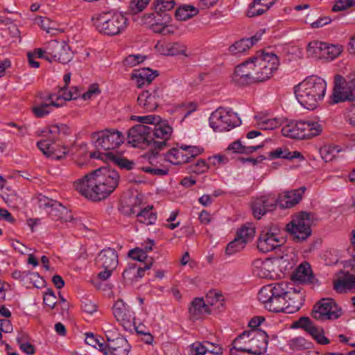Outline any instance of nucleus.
<instances>
[{
  "mask_svg": "<svg viewBox=\"0 0 355 355\" xmlns=\"http://www.w3.org/2000/svg\"><path fill=\"white\" fill-rule=\"evenodd\" d=\"M294 329H303L308 332L318 343L327 345L329 340L325 336L324 329L322 327L315 326L313 322L306 317H302L293 323Z\"/></svg>",
  "mask_w": 355,
  "mask_h": 355,
  "instance_id": "nucleus-21",
  "label": "nucleus"
},
{
  "mask_svg": "<svg viewBox=\"0 0 355 355\" xmlns=\"http://www.w3.org/2000/svg\"><path fill=\"white\" fill-rule=\"evenodd\" d=\"M203 148L196 146L182 145L178 148L170 150L164 155V159L172 164H181L190 161L196 156L200 155Z\"/></svg>",
  "mask_w": 355,
  "mask_h": 355,
  "instance_id": "nucleus-16",
  "label": "nucleus"
},
{
  "mask_svg": "<svg viewBox=\"0 0 355 355\" xmlns=\"http://www.w3.org/2000/svg\"><path fill=\"white\" fill-rule=\"evenodd\" d=\"M289 150L287 148L279 147L268 153L270 159H288Z\"/></svg>",
  "mask_w": 355,
  "mask_h": 355,
  "instance_id": "nucleus-59",
  "label": "nucleus"
},
{
  "mask_svg": "<svg viewBox=\"0 0 355 355\" xmlns=\"http://www.w3.org/2000/svg\"><path fill=\"white\" fill-rule=\"evenodd\" d=\"M139 223L145 225H152L156 221L157 217L151 208H145L137 214Z\"/></svg>",
  "mask_w": 355,
  "mask_h": 355,
  "instance_id": "nucleus-51",
  "label": "nucleus"
},
{
  "mask_svg": "<svg viewBox=\"0 0 355 355\" xmlns=\"http://www.w3.org/2000/svg\"><path fill=\"white\" fill-rule=\"evenodd\" d=\"M252 59L261 63L262 64L270 67L273 71H277L279 65V60L277 55L272 53H258L252 58Z\"/></svg>",
  "mask_w": 355,
  "mask_h": 355,
  "instance_id": "nucleus-39",
  "label": "nucleus"
},
{
  "mask_svg": "<svg viewBox=\"0 0 355 355\" xmlns=\"http://www.w3.org/2000/svg\"><path fill=\"white\" fill-rule=\"evenodd\" d=\"M355 99V78H344L340 75H336L334 79V88L331 101L338 103L345 101Z\"/></svg>",
  "mask_w": 355,
  "mask_h": 355,
  "instance_id": "nucleus-12",
  "label": "nucleus"
},
{
  "mask_svg": "<svg viewBox=\"0 0 355 355\" xmlns=\"http://www.w3.org/2000/svg\"><path fill=\"white\" fill-rule=\"evenodd\" d=\"M155 9L157 11H166L173 8L174 0H156Z\"/></svg>",
  "mask_w": 355,
  "mask_h": 355,
  "instance_id": "nucleus-64",
  "label": "nucleus"
},
{
  "mask_svg": "<svg viewBox=\"0 0 355 355\" xmlns=\"http://www.w3.org/2000/svg\"><path fill=\"white\" fill-rule=\"evenodd\" d=\"M128 256L133 260L142 262L147 258V253L142 248L138 247L130 250Z\"/></svg>",
  "mask_w": 355,
  "mask_h": 355,
  "instance_id": "nucleus-60",
  "label": "nucleus"
},
{
  "mask_svg": "<svg viewBox=\"0 0 355 355\" xmlns=\"http://www.w3.org/2000/svg\"><path fill=\"white\" fill-rule=\"evenodd\" d=\"M0 197L10 207H17L21 201V198L16 191L9 187V190L0 191Z\"/></svg>",
  "mask_w": 355,
  "mask_h": 355,
  "instance_id": "nucleus-47",
  "label": "nucleus"
},
{
  "mask_svg": "<svg viewBox=\"0 0 355 355\" xmlns=\"http://www.w3.org/2000/svg\"><path fill=\"white\" fill-rule=\"evenodd\" d=\"M313 317L319 320H333L342 315L341 308L331 298H323L313 306Z\"/></svg>",
  "mask_w": 355,
  "mask_h": 355,
  "instance_id": "nucleus-14",
  "label": "nucleus"
},
{
  "mask_svg": "<svg viewBox=\"0 0 355 355\" xmlns=\"http://www.w3.org/2000/svg\"><path fill=\"white\" fill-rule=\"evenodd\" d=\"M325 42L313 40L306 46V55L312 60L324 59Z\"/></svg>",
  "mask_w": 355,
  "mask_h": 355,
  "instance_id": "nucleus-37",
  "label": "nucleus"
},
{
  "mask_svg": "<svg viewBox=\"0 0 355 355\" xmlns=\"http://www.w3.org/2000/svg\"><path fill=\"white\" fill-rule=\"evenodd\" d=\"M113 314L125 330H131L136 326L135 313L123 300H117L113 306Z\"/></svg>",
  "mask_w": 355,
  "mask_h": 355,
  "instance_id": "nucleus-17",
  "label": "nucleus"
},
{
  "mask_svg": "<svg viewBox=\"0 0 355 355\" xmlns=\"http://www.w3.org/2000/svg\"><path fill=\"white\" fill-rule=\"evenodd\" d=\"M57 97L56 98L58 102H62V105L64 101H70L72 99H76L79 97L80 93L79 90L77 87H72L71 89H68L67 87H63L62 89L59 91L58 93H55Z\"/></svg>",
  "mask_w": 355,
  "mask_h": 355,
  "instance_id": "nucleus-45",
  "label": "nucleus"
},
{
  "mask_svg": "<svg viewBox=\"0 0 355 355\" xmlns=\"http://www.w3.org/2000/svg\"><path fill=\"white\" fill-rule=\"evenodd\" d=\"M286 282L268 284L259 291V300L272 312L293 313L302 305V295Z\"/></svg>",
  "mask_w": 355,
  "mask_h": 355,
  "instance_id": "nucleus-1",
  "label": "nucleus"
},
{
  "mask_svg": "<svg viewBox=\"0 0 355 355\" xmlns=\"http://www.w3.org/2000/svg\"><path fill=\"white\" fill-rule=\"evenodd\" d=\"M150 268V264L146 265L144 268H141L134 263H130L128 267L123 271V277L127 282H137L144 275L145 271Z\"/></svg>",
  "mask_w": 355,
  "mask_h": 355,
  "instance_id": "nucleus-36",
  "label": "nucleus"
},
{
  "mask_svg": "<svg viewBox=\"0 0 355 355\" xmlns=\"http://www.w3.org/2000/svg\"><path fill=\"white\" fill-rule=\"evenodd\" d=\"M158 76L157 71H153L149 68H142L135 70L132 73V78L138 87H142L149 84Z\"/></svg>",
  "mask_w": 355,
  "mask_h": 355,
  "instance_id": "nucleus-31",
  "label": "nucleus"
},
{
  "mask_svg": "<svg viewBox=\"0 0 355 355\" xmlns=\"http://www.w3.org/2000/svg\"><path fill=\"white\" fill-rule=\"evenodd\" d=\"M302 139H311L320 135L323 130L322 124L314 120L302 121Z\"/></svg>",
  "mask_w": 355,
  "mask_h": 355,
  "instance_id": "nucleus-34",
  "label": "nucleus"
},
{
  "mask_svg": "<svg viewBox=\"0 0 355 355\" xmlns=\"http://www.w3.org/2000/svg\"><path fill=\"white\" fill-rule=\"evenodd\" d=\"M355 6V0H335L332 11L337 12L346 10Z\"/></svg>",
  "mask_w": 355,
  "mask_h": 355,
  "instance_id": "nucleus-56",
  "label": "nucleus"
},
{
  "mask_svg": "<svg viewBox=\"0 0 355 355\" xmlns=\"http://www.w3.org/2000/svg\"><path fill=\"white\" fill-rule=\"evenodd\" d=\"M69 128L64 124L51 125L44 128L41 130V135L49 137L51 139H42L37 143L39 149L47 157L53 159H60L66 155L67 153L65 146H60L57 144L52 141L58 135H67L69 133Z\"/></svg>",
  "mask_w": 355,
  "mask_h": 355,
  "instance_id": "nucleus-5",
  "label": "nucleus"
},
{
  "mask_svg": "<svg viewBox=\"0 0 355 355\" xmlns=\"http://www.w3.org/2000/svg\"><path fill=\"white\" fill-rule=\"evenodd\" d=\"M326 92V80L315 75L306 77L294 89L298 103L309 110H313L318 106L324 99Z\"/></svg>",
  "mask_w": 355,
  "mask_h": 355,
  "instance_id": "nucleus-3",
  "label": "nucleus"
},
{
  "mask_svg": "<svg viewBox=\"0 0 355 355\" xmlns=\"http://www.w3.org/2000/svg\"><path fill=\"white\" fill-rule=\"evenodd\" d=\"M58 98L55 93H53L37 100L31 108L33 113L38 118L46 116L54 108L62 106V102L56 99Z\"/></svg>",
  "mask_w": 355,
  "mask_h": 355,
  "instance_id": "nucleus-18",
  "label": "nucleus"
},
{
  "mask_svg": "<svg viewBox=\"0 0 355 355\" xmlns=\"http://www.w3.org/2000/svg\"><path fill=\"white\" fill-rule=\"evenodd\" d=\"M343 51V46L341 44H330L325 43L324 52V59L333 60L338 57Z\"/></svg>",
  "mask_w": 355,
  "mask_h": 355,
  "instance_id": "nucleus-49",
  "label": "nucleus"
},
{
  "mask_svg": "<svg viewBox=\"0 0 355 355\" xmlns=\"http://www.w3.org/2000/svg\"><path fill=\"white\" fill-rule=\"evenodd\" d=\"M126 345V340L122 338H117L114 340L108 339V343L104 345L103 354L112 355V351L114 352L118 346Z\"/></svg>",
  "mask_w": 355,
  "mask_h": 355,
  "instance_id": "nucleus-53",
  "label": "nucleus"
},
{
  "mask_svg": "<svg viewBox=\"0 0 355 355\" xmlns=\"http://www.w3.org/2000/svg\"><path fill=\"white\" fill-rule=\"evenodd\" d=\"M259 148V146H245L240 141H236L231 143L227 147V150L234 153L249 154L256 151Z\"/></svg>",
  "mask_w": 355,
  "mask_h": 355,
  "instance_id": "nucleus-50",
  "label": "nucleus"
},
{
  "mask_svg": "<svg viewBox=\"0 0 355 355\" xmlns=\"http://www.w3.org/2000/svg\"><path fill=\"white\" fill-rule=\"evenodd\" d=\"M276 0H254L248 6L246 15L249 17L262 15L267 11Z\"/></svg>",
  "mask_w": 355,
  "mask_h": 355,
  "instance_id": "nucleus-33",
  "label": "nucleus"
},
{
  "mask_svg": "<svg viewBox=\"0 0 355 355\" xmlns=\"http://www.w3.org/2000/svg\"><path fill=\"white\" fill-rule=\"evenodd\" d=\"M268 336L261 329H252L244 331L234 341L235 349L249 354L259 355L266 352L268 347Z\"/></svg>",
  "mask_w": 355,
  "mask_h": 355,
  "instance_id": "nucleus-6",
  "label": "nucleus"
},
{
  "mask_svg": "<svg viewBox=\"0 0 355 355\" xmlns=\"http://www.w3.org/2000/svg\"><path fill=\"white\" fill-rule=\"evenodd\" d=\"M130 119L136 121L144 124L154 125V129L152 130V135L155 139H161V141H155L156 144H153L155 148H159L165 144L172 134L173 129L166 120H162L159 116L157 115H146V116H131Z\"/></svg>",
  "mask_w": 355,
  "mask_h": 355,
  "instance_id": "nucleus-10",
  "label": "nucleus"
},
{
  "mask_svg": "<svg viewBox=\"0 0 355 355\" xmlns=\"http://www.w3.org/2000/svg\"><path fill=\"white\" fill-rule=\"evenodd\" d=\"M128 142L133 147L145 148L155 144L152 135L151 128L144 123L137 125L130 128L128 132Z\"/></svg>",
  "mask_w": 355,
  "mask_h": 355,
  "instance_id": "nucleus-15",
  "label": "nucleus"
},
{
  "mask_svg": "<svg viewBox=\"0 0 355 355\" xmlns=\"http://www.w3.org/2000/svg\"><path fill=\"white\" fill-rule=\"evenodd\" d=\"M313 223V215L309 212L302 211L292 216L286 229L295 241L301 242L311 235Z\"/></svg>",
  "mask_w": 355,
  "mask_h": 355,
  "instance_id": "nucleus-8",
  "label": "nucleus"
},
{
  "mask_svg": "<svg viewBox=\"0 0 355 355\" xmlns=\"http://www.w3.org/2000/svg\"><path fill=\"white\" fill-rule=\"evenodd\" d=\"M337 257L336 263H340L343 268L355 273V256L351 255L348 250L335 252Z\"/></svg>",
  "mask_w": 355,
  "mask_h": 355,
  "instance_id": "nucleus-40",
  "label": "nucleus"
},
{
  "mask_svg": "<svg viewBox=\"0 0 355 355\" xmlns=\"http://www.w3.org/2000/svg\"><path fill=\"white\" fill-rule=\"evenodd\" d=\"M343 151V148L340 146L329 145L322 147L320 150V153L322 159L326 162H331L334 160L338 154Z\"/></svg>",
  "mask_w": 355,
  "mask_h": 355,
  "instance_id": "nucleus-42",
  "label": "nucleus"
},
{
  "mask_svg": "<svg viewBox=\"0 0 355 355\" xmlns=\"http://www.w3.org/2000/svg\"><path fill=\"white\" fill-rule=\"evenodd\" d=\"M207 352L206 341L196 342L189 347V355H205Z\"/></svg>",
  "mask_w": 355,
  "mask_h": 355,
  "instance_id": "nucleus-57",
  "label": "nucleus"
},
{
  "mask_svg": "<svg viewBox=\"0 0 355 355\" xmlns=\"http://www.w3.org/2000/svg\"><path fill=\"white\" fill-rule=\"evenodd\" d=\"M255 236V229L251 225H244L238 230L236 232V238L246 244L253 240Z\"/></svg>",
  "mask_w": 355,
  "mask_h": 355,
  "instance_id": "nucleus-46",
  "label": "nucleus"
},
{
  "mask_svg": "<svg viewBox=\"0 0 355 355\" xmlns=\"http://www.w3.org/2000/svg\"><path fill=\"white\" fill-rule=\"evenodd\" d=\"M46 54L52 60L67 63L71 59L70 48L64 41L51 40L46 44Z\"/></svg>",
  "mask_w": 355,
  "mask_h": 355,
  "instance_id": "nucleus-19",
  "label": "nucleus"
},
{
  "mask_svg": "<svg viewBox=\"0 0 355 355\" xmlns=\"http://www.w3.org/2000/svg\"><path fill=\"white\" fill-rule=\"evenodd\" d=\"M282 128L284 137L302 139V121H286Z\"/></svg>",
  "mask_w": 355,
  "mask_h": 355,
  "instance_id": "nucleus-32",
  "label": "nucleus"
},
{
  "mask_svg": "<svg viewBox=\"0 0 355 355\" xmlns=\"http://www.w3.org/2000/svg\"><path fill=\"white\" fill-rule=\"evenodd\" d=\"M253 59H250L235 68L232 80L238 85H245L257 83L254 77Z\"/></svg>",
  "mask_w": 355,
  "mask_h": 355,
  "instance_id": "nucleus-20",
  "label": "nucleus"
},
{
  "mask_svg": "<svg viewBox=\"0 0 355 355\" xmlns=\"http://www.w3.org/2000/svg\"><path fill=\"white\" fill-rule=\"evenodd\" d=\"M44 304L51 309H53L57 303V298L51 289H46L43 295Z\"/></svg>",
  "mask_w": 355,
  "mask_h": 355,
  "instance_id": "nucleus-61",
  "label": "nucleus"
},
{
  "mask_svg": "<svg viewBox=\"0 0 355 355\" xmlns=\"http://www.w3.org/2000/svg\"><path fill=\"white\" fill-rule=\"evenodd\" d=\"M256 125L262 130H270L275 129L283 124V120L279 117H274L267 113H259L254 116Z\"/></svg>",
  "mask_w": 355,
  "mask_h": 355,
  "instance_id": "nucleus-28",
  "label": "nucleus"
},
{
  "mask_svg": "<svg viewBox=\"0 0 355 355\" xmlns=\"http://www.w3.org/2000/svg\"><path fill=\"white\" fill-rule=\"evenodd\" d=\"M124 140L123 135L115 130H105L95 132L92 136V141L98 150H109L119 146Z\"/></svg>",
  "mask_w": 355,
  "mask_h": 355,
  "instance_id": "nucleus-11",
  "label": "nucleus"
},
{
  "mask_svg": "<svg viewBox=\"0 0 355 355\" xmlns=\"http://www.w3.org/2000/svg\"><path fill=\"white\" fill-rule=\"evenodd\" d=\"M285 243L284 236L275 227L263 229L257 239V248L263 253L270 252Z\"/></svg>",
  "mask_w": 355,
  "mask_h": 355,
  "instance_id": "nucleus-13",
  "label": "nucleus"
},
{
  "mask_svg": "<svg viewBox=\"0 0 355 355\" xmlns=\"http://www.w3.org/2000/svg\"><path fill=\"white\" fill-rule=\"evenodd\" d=\"M118 173L109 167H101L73 182L76 190L86 198L99 201L107 198L117 187Z\"/></svg>",
  "mask_w": 355,
  "mask_h": 355,
  "instance_id": "nucleus-2",
  "label": "nucleus"
},
{
  "mask_svg": "<svg viewBox=\"0 0 355 355\" xmlns=\"http://www.w3.org/2000/svg\"><path fill=\"white\" fill-rule=\"evenodd\" d=\"M311 275L312 272L310 265L307 263H304L300 264L296 269L293 275V279L300 282H306L311 279Z\"/></svg>",
  "mask_w": 355,
  "mask_h": 355,
  "instance_id": "nucleus-43",
  "label": "nucleus"
},
{
  "mask_svg": "<svg viewBox=\"0 0 355 355\" xmlns=\"http://www.w3.org/2000/svg\"><path fill=\"white\" fill-rule=\"evenodd\" d=\"M198 9L191 5H183L175 11V17L180 21L187 20L198 14Z\"/></svg>",
  "mask_w": 355,
  "mask_h": 355,
  "instance_id": "nucleus-44",
  "label": "nucleus"
},
{
  "mask_svg": "<svg viewBox=\"0 0 355 355\" xmlns=\"http://www.w3.org/2000/svg\"><path fill=\"white\" fill-rule=\"evenodd\" d=\"M152 30L155 33L163 35L173 34L176 31V27L171 24V19L168 15H164L163 21H156L152 25Z\"/></svg>",
  "mask_w": 355,
  "mask_h": 355,
  "instance_id": "nucleus-38",
  "label": "nucleus"
},
{
  "mask_svg": "<svg viewBox=\"0 0 355 355\" xmlns=\"http://www.w3.org/2000/svg\"><path fill=\"white\" fill-rule=\"evenodd\" d=\"M275 207V198L272 194L257 198L252 205L254 216L257 218H260L267 211L272 210Z\"/></svg>",
  "mask_w": 355,
  "mask_h": 355,
  "instance_id": "nucleus-25",
  "label": "nucleus"
},
{
  "mask_svg": "<svg viewBox=\"0 0 355 355\" xmlns=\"http://www.w3.org/2000/svg\"><path fill=\"white\" fill-rule=\"evenodd\" d=\"M90 156L95 159H102L105 162H112L114 164H117L121 168L130 169L133 166V163L130 162L125 158L121 157L116 156L112 152H105V153H92Z\"/></svg>",
  "mask_w": 355,
  "mask_h": 355,
  "instance_id": "nucleus-30",
  "label": "nucleus"
},
{
  "mask_svg": "<svg viewBox=\"0 0 355 355\" xmlns=\"http://www.w3.org/2000/svg\"><path fill=\"white\" fill-rule=\"evenodd\" d=\"M155 49L157 53L166 56H189L190 55L186 44L180 42L159 41L156 44Z\"/></svg>",
  "mask_w": 355,
  "mask_h": 355,
  "instance_id": "nucleus-24",
  "label": "nucleus"
},
{
  "mask_svg": "<svg viewBox=\"0 0 355 355\" xmlns=\"http://www.w3.org/2000/svg\"><path fill=\"white\" fill-rule=\"evenodd\" d=\"M85 342L87 345L98 349L99 351L103 352L105 343L101 342V340L94 336L93 334H87L85 337Z\"/></svg>",
  "mask_w": 355,
  "mask_h": 355,
  "instance_id": "nucleus-58",
  "label": "nucleus"
},
{
  "mask_svg": "<svg viewBox=\"0 0 355 355\" xmlns=\"http://www.w3.org/2000/svg\"><path fill=\"white\" fill-rule=\"evenodd\" d=\"M207 306L211 309L214 307L215 309H218L223 306V300L220 294L215 291H210L206 295L204 299Z\"/></svg>",
  "mask_w": 355,
  "mask_h": 355,
  "instance_id": "nucleus-48",
  "label": "nucleus"
},
{
  "mask_svg": "<svg viewBox=\"0 0 355 355\" xmlns=\"http://www.w3.org/2000/svg\"><path fill=\"white\" fill-rule=\"evenodd\" d=\"M291 259V256L288 254L264 259H257L252 262V271L260 278H282L285 272L292 268Z\"/></svg>",
  "mask_w": 355,
  "mask_h": 355,
  "instance_id": "nucleus-4",
  "label": "nucleus"
},
{
  "mask_svg": "<svg viewBox=\"0 0 355 355\" xmlns=\"http://www.w3.org/2000/svg\"><path fill=\"white\" fill-rule=\"evenodd\" d=\"M306 190L305 187H301L298 189L285 191L275 198V205H279L282 209L292 208L300 202Z\"/></svg>",
  "mask_w": 355,
  "mask_h": 355,
  "instance_id": "nucleus-22",
  "label": "nucleus"
},
{
  "mask_svg": "<svg viewBox=\"0 0 355 355\" xmlns=\"http://www.w3.org/2000/svg\"><path fill=\"white\" fill-rule=\"evenodd\" d=\"M150 0H132L130 9L134 14L141 12L148 4Z\"/></svg>",
  "mask_w": 355,
  "mask_h": 355,
  "instance_id": "nucleus-62",
  "label": "nucleus"
},
{
  "mask_svg": "<svg viewBox=\"0 0 355 355\" xmlns=\"http://www.w3.org/2000/svg\"><path fill=\"white\" fill-rule=\"evenodd\" d=\"M288 345L293 350H301L309 348L310 343L302 337H297L291 339Z\"/></svg>",
  "mask_w": 355,
  "mask_h": 355,
  "instance_id": "nucleus-54",
  "label": "nucleus"
},
{
  "mask_svg": "<svg viewBox=\"0 0 355 355\" xmlns=\"http://www.w3.org/2000/svg\"><path fill=\"white\" fill-rule=\"evenodd\" d=\"M334 288L339 293H347L355 289V275L349 272L340 271L336 274L334 281Z\"/></svg>",
  "mask_w": 355,
  "mask_h": 355,
  "instance_id": "nucleus-26",
  "label": "nucleus"
},
{
  "mask_svg": "<svg viewBox=\"0 0 355 355\" xmlns=\"http://www.w3.org/2000/svg\"><path fill=\"white\" fill-rule=\"evenodd\" d=\"M146 57L141 54L129 55L125 59V64L128 67H135L144 62Z\"/></svg>",
  "mask_w": 355,
  "mask_h": 355,
  "instance_id": "nucleus-63",
  "label": "nucleus"
},
{
  "mask_svg": "<svg viewBox=\"0 0 355 355\" xmlns=\"http://www.w3.org/2000/svg\"><path fill=\"white\" fill-rule=\"evenodd\" d=\"M239 115L229 107H219L209 116V124L214 132H227L240 125Z\"/></svg>",
  "mask_w": 355,
  "mask_h": 355,
  "instance_id": "nucleus-9",
  "label": "nucleus"
},
{
  "mask_svg": "<svg viewBox=\"0 0 355 355\" xmlns=\"http://www.w3.org/2000/svg\"><path fill=\"white\" fill-rule=\"evenodd\" d=\"M93 24L101 33L116 35L124 31L128 25L127 17L122 12H107L96 15L92 17Z\"/></svg>",
  "mask_w": 355,
  "mask_h": 355,
  "instance_id": "nucleus-7",
  "label": "nucleus"
},
{
  "mask_svg": "<svg viewBox=\"0 0 355 355\" xmlns=\"http://www.w3.org/2000/svg\"><path fill=\"white\" fill-rule=\"evenodd\" d=\"M161 96V92L159 89L144 91L138 96L137 102L147 111H153L157 107Z\"/></svg>",
  "mask_w": 355,
  "mask_h": 355,
  "instance_id": "nucleus-27",
  "label": "nucleus"
},
{
  "mask_svg": "<svg viewBox=\"0 0 355 355\" xmlns=\"http://www.w3.org/2000/svg\"><path fill=\"white\" fill-rule=\"evenodd\" d=\"M254 67V77L257 83L263 82L269 80L274 74L275 71H273L270 67H267L261 63L253 59Z\"/></svg>",
  "mask_w": 355,
  "mask_h": 355,
  "instance_id": "nucleus-41",
  "label": "nucleus"
},
{
  "mask_svg": "<svg viewBox=\"0 0 355 355\" xmlns=\"http://www.w3.org/2000/svg\"><path fill=\"white\" fill-rule=\"evenodd\" d=\"M207 305L204 298H195L189 308L191 316L193 319H198L202 315L209 313L211 310Z\"/></svg>",
  "mask_w": 355,
  "mask_h": 355,
  "instance_id": "nucleus-35",
  "label": "nucleus"
},
{
  "mask_svg": "<svg viewBox=\"0 0 355 355\" xmlns=\"http://www.w3.org/2000/svg\"><path fill=\"white\" fill-rule=\"evenodd\" d=\"M97 262L103 268L115 269L118 265V255L112 248L103 249L97 257Z\"/></svg>",
  "mask_w": 355,
  "mask_h": 355,
  "instance_id": "nucleus-29",
  "label": "nucleus"
},
{
  "mask_svg": "<svg viewBox=\"0 0 355 355\" xmlns=\"http://www.w3.org/2000/svg\"><path fill=\"white\" fill-rule=\"evenodd\" d=\"M251 47V43L249 39H242L236 42L229 47V51L233 55H239L244 53Z\"/></svg>",
  "mask_w": 355,
  "mask_h": 355,
  "instance_id": "nucleus-52",
  "label": "nucleus"
},
{
  "mask_svg": "<svg viewBox=\"0 0 355 355\" xmlns=\"http://www.w3.org/2000/svg\"><path fill=\"white\" fill-rule=\"evenodd\" d=\"M39 206L43 208H51L49 213L52 216L58 217V219L64 222L71 221L73 218L71 214L66 207L46 196L40 197Z\"/></svg>",
  "mask_w": 355,
  "mask_h": 355,
  "instance_id": "nucleus-23",
  "label": "nucleus"
},
{
  "mask_svg": "<svg viewBox=\"0 0 355 355\" xmlns=\"http://www.w3.org/2000/svg\"><path fill=\"white\" fill-rule=\"evenodd\" d=\"M245 245L239 241L236 237L230 242L226 248V253L228 255H233L239 252H241L245 248Z\"/></svg>",
  "mask_w": 355,
  "mask_h": 355,
  "instance_id": "nucleus-55",
  "label": "nucleus"
}]
</instances>
